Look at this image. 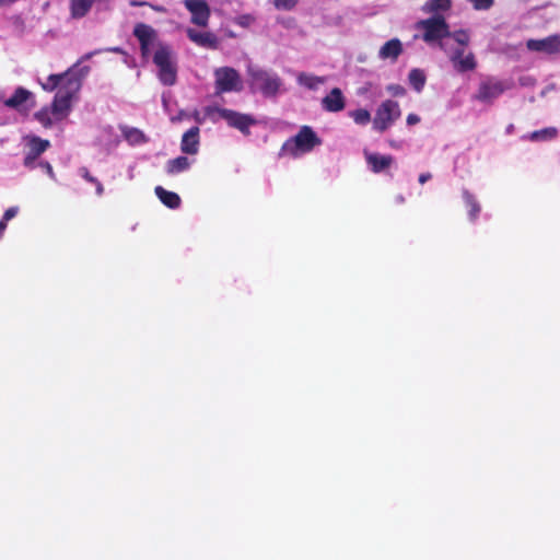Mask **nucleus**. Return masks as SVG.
Segmentation results:
<instances>
[{"label": "nucleus", "mask_w": 560, "mask_h": 560, "mask_svg": "<svg viewBox=\"0 0 560 560\" xmlns=\"http://www.w3.org/2000/svg\"><path fill=\"white\" fill-rule=\"evenodd\" d=\"M416 28L423 32L422 39L427 44L438 43L442 50L448 51L447 43L444 39L451 36V30L443 15L435 14L429 19L420 20L417 22Z\"/></svg>", "instance_id": "f257e3e1"}, {"label": "nucleus", "mask_w": 560, "mask_h": 560, "mask_svg": "<svg viewBox=\"0 0 560 560\" xmlns=\"http://www.w3.org/2000/svg\"><path fill=\"white\" fill-rule=\"evenodd\" d=\"M247 73L252 91L265 97H276L280 93L283 82L277 73L257 67H248Z\"/></svg>", "instance_id": "f03ea898"}, {"label": "nucleus", "mask_w": 560, "mask_h": 560, "mask_svg": "<svg viewBox=\"0 0 560 560\" xmlns=\"http://www.w3.org/2000/svg\"><path fill=\"white\" fill-rule=\"evenodd\" d=\"M205 117L212 122L224 119L230 127L240 130L245 136H248L250 133L249 128L257 124V120L252 115L218 106L205 107Z\"/></svg>", "instance_id": "7ed1b4c3"}, {"label": "nucleus", "mask_w": 560, "mask_h": 560, "mask_svg": "<svg viewBox=\"0 0 560 560\" xmlns=\"http://www.w3.org/2000/svg\"><path fill=\"white\" fill-rule=\"evenodd\" d=\"M153 62L158 67L160 82L165 86H173L177 82V65L172 48L160 44L153 55Z\"/></svg>", "instance_id": "20e7f679"}, {"label": "nucleus", "mask_w": 560, "mask_h": 560, "mask_svg": "<svg viewBox=\"0 0 560 560\" xmlns=\"http://www.w3.org/2000/svg\"><path fill=\"white\" fill-rule=\"evenodd\" d=\"M322 144V139L316 135L310 126H302L299 132L288 139L283 145L282 151L296 158L301 154L311 152L314 148Z\"/></svg>", "instance_id": "39448f33"}, {"label": "nucleus", "mask_w": 560, "mask_h": 560, "mask_svg": "<svg viewBox=\"0 0 560 560\" xmlns=\"http://www.w3.org/2000/svg\"><path fill=\"white\" fill-rule=\"evenodd\" d=\"M512 84L504 80H499L494 77L483 79L472 98L485 104H493L505 91L510 90Z\"/></svg>", "instance_id": "423d86ee"}, {"label": "nucleus", "mask_w": 560, "mask_h": 560, "mask_svg": "<svg viewBox=\"0 0 560 560\" xmlns=\"http://www.w3.org/2000/svg\"><path fill=\"white\" fill-rule=\"evenodd\" d=\"M214 89L215 94L228 92H241L243 82L240 73L231 67H221L214 71Z\"/></svg>", "instance_id": "0eeeda50"}, {"label": "nucleus", "mask_w": 560, "mask_h": 560, "mask_svg": "<svg viewBox=\"0 0 560 560\" xmlns=\"http://www.w3.org/2000/svg\"><path fill=\"white\" fill-rule=\"evenodd\" d=\"M401 115L399 104L393 100H386L377 107L373 128L378 132L386 131Z\"/></svg>", "instance_id": "6e6552de"}, {"label": "nucleus", "mask_w": 560, "mask_h": 560, "mask_svg": "<svg viewBox=\"0 0 560 560\" xmlns=\"http://www.w3.org/2000/svg\"><path fill=\"white\" fill-rule=\"evenodd\" d=\"M81 84V79H72L69 81L68 90L58 91L55 95L50 106L55 120H61L68 115L72 96L80 90Z\"/></svg>", "instance_id": "1a4fd4ad"}, {"label": "nucleus", "mask_w": 560, "mask_h": 560, "mask_svg": "<svg viewBox=\"0 0 560 560\" xmlns=\"http://www.w3.org/2000/svg\"><path fill=\"white\" fill-rule=\"evenodd\" d=\"M25 140V155L23 159V165L28 170L36 167L37 159L50 148V141L42 139L38 136L30 135L24 138Z\"/></svg>", "instance_id": "9d476101"}, {"label": "nucleus", "mask_w": 560, "mask_h": 560, "mask_svg": "<svg viewBox=\"0 0 560 560\" xmlns=\"http://www.w3.org/2000/svg\"><path fill=\"white\" fill-rule=\"evenodd\" d=\"M185 8L190 12V22L199 27H207L211 16L210 7L206 0H184Z\"/></svg>", "instance_id": "9b49d317"}, {"label": "nucleus", "mask_w": 560, "mask_h": 560, "mask_svg": "<svg viewBox=\"0 0 560 560\" xmlns=\"http://www.w3.org/2000/svg\"><path fill=\"white\" fill-rule=\"evenodd\" d=\"M526 47L530 51L545 52L547 55L560 54V34H553L541 39H528Z\"/></svg>", "instance_id": "f8f14e48"}, {"label": "nucleus", "mask_w": 560, "mask_h": 560, "mask_svg": "<svg viewBox=\"0 0 560 560\" xmlns=\"http://www.w3.org/2000/svg\"><path fill=\"white\" fill-rule=\"evenodd\" d=\"M133 35L140 43L141 56L147 59L150 55V46L156 38V31L148 24L138 23L133 28Z\"/></svg>", "instance_id": "ddd939ff"}, {"label": "nucleus", "mask_w": 560, "mask_h": 560, "mask_svg": "<svg viewBox=\"0 0 560 560\" xmlns=\"http://www.w3.org/2000/svg\"><path fill=\"white\" fill-rule=\"evenodd\" d=\"M322 107L329 113L343 110L346 107V98L342 91L339 88L331 89L330 92L323 97Z\"/></svg>", "instance_id": "4468645a"}, {"label": "nucleus", "mask_w": 560, "mask_h": 560, "mask_svg": "<svg viewBox=\"0 0 560 560\" xmlns=\"http://www.w3.org/2000/svg\"><path fill=\"white\" fill-rule=\"evenodd\" d=\"M110 0H70L69 12L72 19L79 20L89 14L93 5L107 3Z\"/></svg>", "instance_id": "2eb2a0df"}, {"label": "nucleus", "mask_w": 560, "mask_h": 560, "mask_svg": "<svg viewBox=\"0 0 560 560\" xmlns=\"http://www.w3.org/2000/svg\"><path fill=\"white\" fill-rule=\"evenodd\" d=\"M187 37L195 43L196 45L209 49L218 48V38L211 32H198L195 28H187L186 31Z\"/></svg>", "instance_id": "dca6fc26"}, {"label": "nucleus", "mask_w": 560, "mask_h": 560, "mask_svg": "<svg viewBox=\"0 0 560 560\" xmlns=\"http://www.w3.org/2000/svg\"><path fill=\"white\" fill-rule=\"evenodd\" d=\"M199 132V128L195 126L183 135L180 141V150L183 153L192 155L198 153L200 144Z\"/></svg>", "instance_id": "f3484780"}, {"label": "nucleus", "mask_w": 560, "mask_h": 560, "mask_svg": "<svg viewBox=\"0 0 560 560\" xmlns=\"http://www.w3.org/2000/svg\"><path fill=\"white\" fill-rule=\"evenodd\" d=\"M72 79L81 78L71 71H66L61 74H50L47 79V82L43 84V89L51 92L55 89L60 88L59 91H66L68 90L69 81Z\"/></svg>", "instance_id": "a211bd4d"}, {"label": "nucleus", "mask_w": 560, "mask_h": 560, "mask_svg": "<svg viewBox=\"0 0 560 560\" xmlns=\"http://www.w3.org/2000/svg\"><path fill=\"white\" fill-rule=\"evenodd\" d=\"M365 161L370 167V170L375 173L385 172L387 168L392 166L394 163V158L392 155H382L380 153H369L365 152Z\"/></svg>", "instance_id": "6ab92c4d"}, {"label": "nucleus", "mask_w": 560, "mask_h": 560, "mask_svg": "<svg viewBox=\"0 0 560 560\" xmlns=\"http://www.w3.org/2000/svg\"><path fill=\"white\" fill-rule=\"evenodd\" d=\"M402 52V44L398 38L387 40L378 51V57L383 60L390 59L396 61Z\"/></svg>", "instance_id": "aec40b11"}, {"label": "nucleus", "mask_w": 560, "mask_h": 560, "mask_svg": "<svg viewBox=\"0 0 560 560\" xmlns=\"http://www.w3.org/2000/svg\"><path fill=\"white\" fill-rule=\"evenodd\" d=\"M155 195L160 201L170 209H177L180 206V197L173 191L164 189L162 186H156Z\"/></svg>", "instance_id": "412c9836"}, {"label": "nucleus", "mask_w": 560, "mask_h": 560, "mask_svg": "<svg viewBox=\"0 0 560 560\" xmlns=\"http://www.w3.org/2000/svg\"><path fill=\"white\" fill-rule=\"evenodd\" d=\"M32 96V93L24 89L18 88L13 95L4 101V105L9 108L20 110L22 105Z\"/></svg>", "instance_id": "4be33fe9"}, {"label": "nucleus", "mask_w": 560, "mask_h": 560, "mask_svg": "<svg viewBox=\"0 0 560 560\" xmlns=\"http://www.w3.org/2000/svg\"><path fill=\"white\" fill-rule=\"evenodd\" d=\"M452 7L451 0H428L421 8L424 13L439 14L448 11Z\"/></svg>", "instance_id": "5701e85b"}, {"label": "nucleus", "mask_w": 560, "mask_h": 560, "mask_svg": "<svg viewBox=\"0 0 560 560\" xmlns=\"http://www.w3.org/2000/svg\"><path fill=\"white\" fill-rule=\"evenodd\" d=\"M463 199L466 205V208L468 209V215L470 221H476L481 211L479 202L477 201L476 197L468 190H463Z\"/></svg>", "instance_id": "b1692460"}, {"label": "nucleus", "mask_w": 560, "mask_h": 560, "mask_svg": "<svg viewBox=\"0 0 560 560\" xmlns=\"http://www.w3.org/2000/svg\"><path fill=\"white\" fill-rule=\"evenodd\" d=\"M408 81L413 90L420 93L424 89L427 75L422 69L413 68L408 74Z\"/></svg>", "instance_id": "393cba45"}, {"label": "nucleus", "mask_w": 560, "mask_h": 560, "mask_svg": "<svg viewBox=\"0 0 560 560\" xmlns=\"http://www.w3.org/2000/svg\"><path fill=\"white\" fill-rule=\"evenodd\" d=\"M190 167V162L186 156H177L173 160L167 161L166 172L170 175L178 174L187 171Z\"/></svg>", "instance_id": "a878e982"}, {"label": "nucleus", "mask_w": 560, "mask_h": 560, "mask_svg": "<svg viewBox=\"0 0 560 560\" xmlns=\"http://www.w3.org/2000/svg\"><path fill=\"white\" fill-rule=\"evenodd\" d=\"M298 82L308 90H316L319 84H323L325 82V78L310 74L306 72H301L298 75Z\"/></svg>", "instance_id": "bb28decb"}, {"label": "nucleus", "mask_w": 560, "mask_h": 560, "mask_svg": "<svg viewBox=\"0 0 560 560\" xmlns=\"http://www.w3.org/2000/svg\"><path fill=\"white\" fill-rule=\"evenodd\" d=\"M125 139L132 145L141 144L147 141L145 135L137 128L126 127L122 129Z\"/></svg>", "instance_id": "cd10ccee"}, {"label": "nucleus", "mask_w": 560, "mask_h": 560, "mask_svg": "<svg viewBox=\"0 0 560 560\" xmlns=\"http://www.w3.org/2000/svg\"><path fill=\"white\" fill-rule=\"evenodd\" d=\"M558 129L556 127H547L540 130H535L530 133L532 141H547L557 138Z\"/></svg>", "instance_id": "c85d7f7f"}, {"label": "nucleus", "mask_w": 560, "mask_h": 560, "mask_svg": "<svg viewBox=\"0 0 560 560\" xmlns=\"http://www.w3.org/2000/svg\"><path fill=\"white\" fill-rule=\"evenodd\" d=\"M453 66L458 72L471 71L477 67L475 55L472 52H469L468 55L456 61Z\"/></svg>", "instance_id": "c756f323"}, {"label": "nucleus", "mask_w": 560, "mask_h": 560, "mask_svg": "<svg viewBox=\"0 0 560 560\" xmlns=\"http://www.w3.org/2000/svg\"><path fill=\"white\" fill-rule=\"evenodd\" d=\"M35 119L45 128H50L54 124L52 112L49 107H44L35 113Z\"/></svg>", "instance_id": "7c9ffc66"}, {"label": "nucleus", "mask_w": 560, "mask_h": 560, "mask_svg": "<svg viewBox=\"0 0 560 560\" xmlns=\"http://www.w3.org/2000/svg\"><path fill=\"white\" fill-rule=\"evenodd\" d=\"M349 116L353 119V121L358 125L364 126L371 121V114L365 108H358L351 110Z\"/></svg>", "instance_id": "2f4dec72"}, {"label": "nucleus", "mask_w": 560, "mask_h": 560, "mask_svg": "<svg viewBox=\"0 0 560 560\" xmlns=\"http://www.w3.org/2000/svg\"><path fill=\"white\" fill-rule=\"evenodd\" d=\"M448 38H453L458 46L465 47L469 44V34L465 30H458L455 32H451V36Z\"/></svg>", "instance_id": "473e14b6"}, {"label": "nucleus", "mask_w": 560, "mask_h": 560, "mask_svg": "<svg viewBox=\"0 0 560 560\" xmlns=\"http://www.w3.org/2000/svg\"><path fill=\"white\" fill-rule=\"evenodd\" d=\"M299 0H273V5L277 10L291 11L293 10Z\"/></svg>", "instance_id": "72a5a7b5"}, {"label": "nucleus", "mask_w": 560, "mask_h": 560, "mask_svg": "<svg viewBox=\"0 0 560 560\" xmlns=\"http://www.w3.org/2000/svg\"><path fill=\"white\" fill-rule=\"evenodd\" d=\"M255 22L252 14H241L235 18V24L241 27H249Z\"/></svg>", "instance_id": "f704fd0d"}, {"label": "nucleus", "mask_w": 560, "mask_h": 560, "mask_svg": "<svg viewBox=\"0 0 560 560\" xmlns=\"http://www.w3.org/2000/svg\"><path fill=\"white\" fill-rule=\"evenodd\" d=\"M476 10H489L494 1L493 0H469Z\"/></svg>", "instance_id": "c9c22d12"}, {"label": "nucleus", "mask_w": 560, "mask_h": 560, "mask_svg": "<svg viewBox=\"0 0 560 560\" xmlns=\"http://www.w3.org/2000/svg\"><path fill=\"white\" fill-rule=\"evenodd\" d=\"M386 90L393 96H404L406 94V89L400 84H389L387 85Z\"/></svg>", "instance_id": "e433bc0d"}, {"label": "nucleus", "mask_w": 560, "mask_h": 560, "mask_svg": "<svg viewBox=\"0 0 560 560\" xmlns=\"http://www.w3.org/2000/svg\"><path fill=\"white\" fill-rule=\"evenodd\" d=\"M464 57V47L459 46L457 48H455L451 54H450V60L452 61V63L454 65L456 61H458L460 58Z\"/></svg>", "instance_id": "4c0bfd02"}, {"label": "nucleus", "mask_w": 560, "mask_h": 560, "mask_svg": "<svg viewBox=\"0 0 560 560\" xmlns=\"http://www.w3.org/2000/svg\"><path fill=\"white\" fill-rule=\"evenodd\" d=\"M37 165L42 170H44L50 178L55 179L56 175H55L54 168L49 162L40 161Z\"/></svg>", "instance_id": "58836bf2"}, {"label": "nucleus", "mask_w": 560, "mask_h": 560, "mask_svg": "<svg viewBox=\"0 0 560 560\" xmlns=\"http://www.w3.org/2000/svg\"><path fill=\"white\" fill-rule=\"evenodd\" d=\"M19 212V208L18 207H10L9 209H7L4 211V214H3V219L4 221H10L11 219H13Z\"/></svg>", "instance_id": "ea45409f"}, {"label": "nucleus", "mask_w": 560, "mask_h": 560, "mask_svg": "<svg viewBox=\"0 0 560 560\" xmlns=\"http://www.w3.org/2000/svg\"><path fill=\"white\" fill-rule=\"evenodd\" d=\"M80 174H81V176H82L85 180H88V182H90V183H92V184H94V183L97 180V178H95L94 176H92V175L90 174V172H89V170H88L86 167H81V168H80Z\"/></svg>", "instance_id": "a19ab883"}, {"label": "nucleus", "mask_w": 560, "mask_h": 560, "mask_svg": "<svg viewBox=\"0 0 560 560\" xmlns=\"http://www.w3.org/2000/svg\"><path fill=\"white\" fill-rule=\"evenodd\" d=\"M419 121H420V117L416 114H409L406 119V122L409 126H413V125L418 124Z\"/></svg>", "instance_id": "79ce46f5"}, {"label": "nucleus", "mask_w": 560, "mask_h": 560, "mask_svg": "<svg viewBox=\"0 0 560 560\" xmlns=\"http://www.w3.org/2000/svg\"><path fill=\"white\" fill-rule=\"evenodd\" d=\"M431 178H432L431 173H421V174L419 175L418 180H419V183H420V184H424V183H427L428 180H430Z\"/></svg>", "instance_id": "37998d69"}, {"label": "nucleus", "mask_w": 560, "mask_h": 560, "mask_svg": "<svg viewBox=\"0 0 560 560\" xmlns=\"http://www.w3.org/2000/svg\"><path fill=\"white\" fill-rule=\"evenodd\" d=\"M130 5L131 7H145V5L150 7V3L147 1L131 0Z\"/></svg>", "instance_id": "c03bdc74"}, {"label": "nucleus", "mask_w": 560, "mask_h": 560, "mask_svg": "<svg viewBox=\"0 0 560 560\" xmlns=\"http://www.w3.org/2000/svg\"><path fill=\"white\" fill-rule=\"evenodd\" d=\"M94 185H95V188H96V195H97V196H102V195H103V192H104V187H103L102 183L97 179V180L94 183Z\"/></svg>", "instance_id": "a18cd8bd"}, {"label": "nucleus", "mask_w": 560, "mask_h": 560, "mask_svg": "<svg viewBox=\"0 0 560 560\" xmlns=\"http://www.w3.org/2000/svg\"><path fill=\"white\" fill-rule=\"evenodd\" d=\"M7 224H8V221H4V219L2 218L0 220V238L2 237V235L7 229Z\"/></svg>", "instance_id": "49530a36"}, {"label": "nucleus", "mask_w": 560, "mask_h": 560, "mask_svg": "<svg viewBox=\"0 0 560 560\" xmlns=\"http://www.w3.org/2000/svg\"><path fill=\"white\" fill-rule=\"evenodd\" d=\"M150 8L153 9L154 11L161 12V13H164L166 11V9L162 5H156V4L150 3Z\"/></svg>", "instance_id": "de8ad7c7"}, {"label": "nucleus", "mask_w": 560, "mask_h": 560, "mask_svg": "<svg viewBox=\"0 0 560 560\" xmlns=\"http://www.w3.org/2000/svg\"><path fill=\"white\" fill-rule=\"evenodd\" d=\"M18 0H0V7L4 5L5 3H13V2H16Z\"/></svg>", "instance_id": "09e8293b"}, {"label": "nucleus", "mask_w": 560, "mask_h": 560, "mask_svg": "<svg viewBox=\"0 0 560 560\" xmlns=\"http://www.w3.org/2000/svg\"><path fill=\"white\" fill-rule=\"evenodd\" d=\"M109 51L121 52V49L119 47H115V48H110Z\"/></svg>", "instance_id": "8fccbe9b"}, {"label": "nucleus", "mask_w": 560, "mask_h": 560, "mask_svg": "<svg viewBox=\"0 0 560 560\" xmlns=\"http://www.w3.org/2000/svg\"><path fill=\"white\" fill-rule=\"evenodd\" d=\"M92 55H93V52L88 54V55L84 57V59H89Z\"/></svg>", "instance_id": "3c124183"}]
</instances>
